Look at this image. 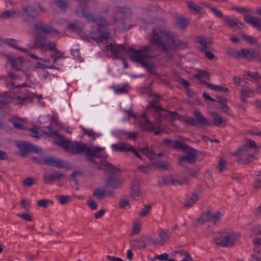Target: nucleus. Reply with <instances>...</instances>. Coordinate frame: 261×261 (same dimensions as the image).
<instances>
[{"label": "nucleus", "instance_id": "1", "mask_svg": "<svg viewBox=\"0 0 261 261\" xmlns=\"http://www.w3.org/2000/svg\"><path fill=\"white\" fill-rule=\"evenodd\" d=\"M148 40L151 43L166 52L171 49L185 48L188 44V41L178 39L175 33L166 27L160 29L159 33L153 29L148 35Z\"/></svg>", "mask_w": 261, "mask_h": 261}, {"label": "nucleus", "instance_id": "2", "mask_svg": "<svg viewBox=\"0 0 261 261\" xmlns=\"http://www.w3.org/2000/svg\"><path fill=\"white\" fill-rule=\"evenodd\" d=\"M260 147L256 142L248 138H244V143L239 146L237 150L231 153V155L236 157V162L239 165H248L253 162L255 159L254 153L250 152V149H253L254 153H257Z\"/></svg>", "mask_w": 261, "mask_h": 261}, {"label": "nucleus", "instance_id": "3", "mask_svg": "<svg viewBox=\"0 0 261 261\" xmlns=\"http://www.w3.org/2000/svg\"><path fill=\"white\" fill-rule=\"evenodd\" d=\"M45 134L47 136L53 138L55 144L64 149L66 151L72 154H76L77 152H79L80 150L85 148H84L85 146L82 142H72L58 134L55 131L46 132Z\"/></svg>", "mask_w": 261, "mask_h": 261}, {"label": "nucleus", "instance_id": "4", "mask_svg": "<svg viewBox=\"0 0 261 261\" xmlns=\"http://www.w3.org/2000/svg\"><path fill=\"white\" fill-rule=\"evenodd\" d=\"M35 32L36 34V38L35 42V45L38 47H44L45 46L46 38L43 36L53 33L55 30L50 26L45 24L41 21L38 22L34 24Z\"/></svg>", "mask_w": 261, "mask_h": 261}, {"label": "nucleus", "instance_id": "5", "mask_svg": "<svg viewBox=\"0 0 261 261\" xmlns=\"http://www.w3.org/2000/svg\"><path fill=\"white\" fill-rule=\"evenodd\" d=\"M85 148L84 149L80 150L79 152L76 154H80L84 153L87 160L91 162V164L94 167L97 169H100V167L96 162L93 160L94 158H106L107 155L106 154H100V152L103 150L102 147L93 146L89 147L86 144L84 143Z\"/></svg>", "mask_w": 261, "mask_h": 261}, {"label": "nucleus", "instance_id": "6", "mask_svg": "<svg viewBox=\"0 0 261 261\" xmlns=\"http://www.w3.org/2000/svg\"><path fill=\"white\" fill-rule=\"evenodd\" d=\"M223 215V213L220 211L213 212L211 210L206 211L203 212L197 219L196 225L197 226H201L207 222L216 225L221 220Z\"/></svg>", "mask_w": 261, "mask_h": 261}, {"label": "nucleus", "instance_id": "7", "mask_svg": "<svg viewBox=\"0 0 261 261\" xmlns=\"http://www.w3.org/2000/svg\"><path fill=\"white\" fill-rule=\"evenodd\" d=\"M148 47L144 46L139 50H135L129 48L127 52L129 59L137 63L141 64L142 65H148L145 60L149 57L148 54Z\"/></svg>", "mask_w": 261, "mask_h": 261}, {"label": "nucleus", "instance_id": "8", "mask_svg": "<svg viewBox=\"0 0 261 261\" xmlns=\"http://www.w3.org/2000/svg\"><path fill=\"white\" fill-rule=\"evenodd\" d=\"M18 92L20 94V95H16L14 96H2L0 97V107L2 108L11 102L22 105L32 101L31 97L24 95L20 91H18Z\"/></svg>", "mask_w": 261, "mask_h": 261}, {"label": "nucleus", "instance_id": "9", "mask_svg": "<svg viewBox=\"0 0 261 261\" xmlns=\"http://www.w3.org/2000/svg\"><path fill=\"white\" fill-rule=\"evenodd\" d=\"M195 118L187 117L184 119L185 123L193 126H209L211 123L202 115L201 112L197 110H194L193 113Z\"/></svg>", "mask_w": 261, "mask_h": 261}, {"label": "nucleus", "instance_id": "10", "mask_svg": "<svg viewBox=\"0 0 261 261\" xmlns=\"http://www.w3.org/2000/svg\"><path fill=\"white\" fill-rule=\"evenodd\" d=\"M129 9L126 7L117 6L113 9V14L112 15V23L115 24L119 25L122 23V28H124L123 20L126 16Z\"/></svg>", "mask_w": 261, "mask_h": 261}, {"label": "nucleus", "instance_id": "11", "mask_svg": "<svg viewBox=\"0 0 261 261\" xmlns=\"http://www.w3.org/2000/svg\"><path fill=\"white\" fill-rule=\"evenodd\" d=\"M183 152L186 154V155H181L178 158L179 165L184 167L186 162L190 164H194L196 162V153L193 148L188 146Z\"/></svg>", "mask_w": 261, "mask_h": 261}, {"label": "nucleus", "instance_id": "12", "mask_svg": "<svg viewBox=\"0 0 261 261\" xmlns=\"http://www.w3.org/2000/svg\"><path fill=\"white\" fill-rule=\"evenodd\" d=\"M22 10L24 14L32 18L36 17L40 13L44 11V9L39 3L35 4L32 6L28 5L23 7Z\"/></svg>", "mask_w": 261, "mask_h": 261}, {"label": "nucleus", "instance_id": "13", "mask_svg": "<svg viewBox=\"0 0 261 261\" xmlns=\"http://www.w3.org/2000/svg\"><path fill=\"white\" fill-rule=\"evenodd\" d=\"M16 146L20 151V154L22 156H24L29 152H38L39 151V148L35 145L29 142H19L17 143Z\"/></svg>", "mask_w": 261, "mask_h": 261}, {"label": "nucleus", "instance_id": "14", "mask_svg": "<svg viewBox=\"0 0 261 261\" xmlns=\"http://www.w3.org/2000/svg\"><path fill=\"white\" fill-rule=\"evenodd\" d=\"M179 117L178 114L175 112L166 111L162 108V110H159L155 116L156 123L159 124L161 121L167 118L172 119H178Z\"/></svg>", "mask_w": 261, "mask_h": 261}, {"label": "nucleus", "instance_id": "15", "mask_svg": "<svg viewBox=\"0 0 261 261\" xmlns=\"http://www.w3.org/2000/svg\"><path fill=\"white\" fill-rule=\"evenodd\" d=\"M259 53L252 48H243L241 49V59L247 61L257 60L259 57Z\"/></svg>", "mask_w": 261, "mask_h": 261}, {"label": "nucleus", "instance_id": "16", "mask_svg": "<svg viewBox=\"0 0 261 261\" xmlns=\"http://www.w3.org/2000/svg\"><path fill=\"white\" fill-rule=\"evenodd\" d=\"M226 247L234 246L240 237L239 233L231 229H225Z\"/></svg>", "mask_w": 261, "mask_h": 261}, {"label": "nucleus", "instance_id": "17", "mask_svg": "<svg viewBox=\"0 0 261 261\" xmlns=\"http://www.w3.org/2000/svg\"><path fill=\"white\" fill-rule=\"evenodd\" d=\"M125 46L122 45H117L116 43H110L106 47V49L110 51L115 56V58H120L125 50Z\"/></svg>", "mask_w": 261, "mask_h": 261}, {"label": "nucleus", "instance_id": "18", "mask_svg": "<svg viewBox=\"0 0 261 261\" xmlns=\"http://www.w3.org/2000/svg\"><path fill=\"white\" fill-rule=\"evenodd\" d=\"M159 238L154 240V244L158 246H163L169 239V233L167 230L161 228L158 231Z\"/></svg>", "mask_w": 261, "mask_h": 261}, {"label": "nucleus", "instance_id": "19", "mask_svg": "<svg viewBox=\"0 0 261 261\" xmlns=\"http://www.w3.org/2000/svg\"><path fill=\"white\" fill-rule=\"evenodd\" d=\"M213 242L217 246L226 247L225 230L215 234Z\"/></svg>", "mask_w": 261, "mask_h": 261}, {"label": "nucleus", "instance_id": "20", "mask_svg": "<svg viewBox=\"0 0 261 261\" xmlns=\"http://www.w3.org/2000/svg\"><path fill=\"white\" fill-rule=\"evenodd\" d=\"M223 20L225 24L228 25L231 28L238 27V29L242 30L245 28L244 24L235 18L226 17L223 19Z\"/></svg>", "mask_w": 261, "mask_h": 261}, {"label": "nucleus", "instance_id": "21", "mask_svg": "<svg viewBox=\"0 0 261 261\" xmlns=\"http://www.w3.org/2000/svg\"><path fill=\"white\" fill-rule=\"evenodd\" d=\"M130 195L133 198L136 200H138L143 196V192L139 184L137 181L134 182L132 185Z\"/></svg>", "mask_w": 261, "mask_h": 261}, {"label": "nucleus", "instance_id": "22", "mask_svg": "<svg viewBox=\"0 0 261 261\" xmlns=\"http://www.w3.org/2000/svg\"><path fill=\"white\" fill-rule=\"evenodd\" d=\"M65 177V175L60 172H56L52 174H44L43 176L44 184H48L52 182L54 180L61 179Z\"/></svg>", "mask_w": 261, "mask_h": 261}, {"label": "nucleus", "instance_id": "23", "mask_svg": "<svg viewBox=\"0 0 261 261\" xmlns=\"http://www.w3.org/2000/svg\"><path fill=\"white\" fill-rule=\"evenodd\" d=\"M210 115L213 118L214 124L218 127H225L227 124V120L215 112H212Z\"/></svg>", "mask_w": 261, "mask_h": 261}, {"label": "nucleus", "instance_id": "24", "mask_svg": "<svg viewBox=\"0 0 261 261\" xmlns=\"http://www.w3.org/2000/svg\"><path fill=\"white\" fill-rule=\"evenodd\" d=\"M134 146L124 143H117L112 145V148L114 151L128 152H132Z\"/></svg>", "mask_w": 261, "mask_h": 261}, {"label": "nucleus", "instance_id": "25", "mask_svg": "<svg viewBox=\"0 0 261 261\" xmlns=\"http://www.w3.org/2000/svg\"><path fill=\"white\" fill-rule=\"evenodd\" d=\"M106 185L113 189H119L122 187V182L119 178L110 176L106 180Z\"/></svg>", "mask_w": 261, "mask_h": 261}, {"label": "nucleus", "instance_id": "26", "mask_svg": "<svg viewBox=\"0 0 261 261\" xmlns=\"http://www.w3.org/2000/svg\"><path fill=\"white\" fill-rule=\"evenodd\" d=\"M196 42L202 45L199 49L202 51H206L212 45V42L211 40L207 41L203 36H199L196 38Z\"/></svg>", "mask_w": 261, "mask_h": 261}, {"label": "nucleus", "instance_id": "27", "mask_svg": "<svg viewBox=\"0 0 261 261\" xmlns=\"http://www.w3.org/2000/svg\"><path fill=\"white\" fill-rule=\"evenodd\" d=\"M43 162L46 165L55 166L58 168H61L64 167L63 161L58 159L46 158L43 159Z\"/></svg>", "mask_w": 261, "mask_h": 261}, {"label": "nucleus", "instance_id": "28", "mask_svg": "<svg viewBox=\"0 0 261 261\" xmlns=\"http://www.w3.org/2000/svg\"><path fill=\"white\" fill-rule=\"evenodd\" d=\"M244 20L248 23L261 31V18L255 17L252 16H245Z\"/></svg>", "mask_w": 261, "mask_h": 261}, {"label": "nucleus", "instance_id": "29", "mask_svg": "<svg viewBox=\"0 0 261 261\" xmlns=\"http://www.w3.org/2000/svg\"><path fill=\"white\" fill-rule=\"evenodd\" d=\"M20 15V12L18 9H12L9 10H6L3 13L0 15V18L6 19L11 17L19 16Z\"/></svg>", "mask_w": 261, "mask_h": 261}, {"label": "nucleus", "instance_id": "30", "mask_svg": "<svg viewBox=\"0 0 261 261\" xmlns=\"http://www.w3.org/2000/svg\"><path fill=\"white\" fill-rule=\"evenodd\" d=\"M254 91V90H252L249 87L246 85H242L240 95V98L242 101L244 103L246 102L249 94L252 93Z\"/></svg>", "mask_w": 261, "mask_h": 261}, {"label": "nucleus", "instance_id": "31", "mask_svg": "<svg viewBox=\"0 0 261 261\" xmlns=\"http://www.w3.org/2000/svg\"><path fill=\"white\" fill-rule=\"evenodd\" d=\"M189 179L187 177H179L172 175L171 185L173 186H181L187 184Z\"/></svg>", "mask_w": 261, "mask_h": 261}, {"label": "nucleus", "instance_id": "32", "mask_svg": "<svg viewBox=\"0 0 261 261\" xmlns=\"http://www.w3.org/2000/svg\"><path fill=\"white\" fill-rule=\"evenodd\" d=\"M252 188L255 191L261 189V172L259 171L256 172L253 175Z\"/></svg>", "mask_w": 261, "mask_h": 261}, {"label": "nucleus", "instance_id": "33", "mask_svg": "<svg viewBox=\"0 0 261 261\" xmlns=\"http://www.w3.org/2000/svg\"><path fill=\"white\" fill-rule=\"evenodd\" d=\"M218 103L220 105V110L223 113H228L230 108L227 104V99L222 97H218Z\"/></svg>", "mask_w": 261, "mask_h": 261}, {"label": "nucleus", "instance_id": "34", "mask_svg": "<svg viewBox=\"0 0 261 261\" xmlns=\"http://www.w3.org/2000/svg\"><path fill=\"white\" fill-rule=\"evenodd\" d=\"M144 130L153 132L154 135H159L164 132V130L160 127H155L152 123H147L146 125L142 126Z\"/></svg>", "mask_w": 261, "mask_h": 261}, {"label": "nucleus", "instance_id": "35", "mask_svg": "<svg viewBox=\"0 0 261 261\" xmlns=\"http://www.w3.org/2000/svg\"><path fill=\"white\" fill-rule=\"evenodd\" d=\"M227 161L223 156H221L219 160L216 169L219 173H221L226 170Z\"/></svg>", "mask_w": 261, "mask_h": 261}, {"label": "nucleus", "instance_id": "36", "mask_svg": "<svg viewBox=\"0 0 261 261\" xmlns=\"http://www.w3.org/2000/svg\"><path fill=\"white\" fill-rule=\"evenodd\" d=\"M141 230V223L139 221L133 222L132 229L130 232L129 236L133 237L140 233Z\"/></svg>", "mask_w": 261, "mask_h": 261}, {"label": "nucleus", "instance_id": "37", "mask_svg": "<svg viewBox=\"0 0 261 261\" xmlns=\"http://www.w3.org/2000/svg\"><path fill=\"white\" fill-rule=\"evenodd\" d=\"M7 63L11 65H17V64H22L24 60L21 57L13 58L9 55L6 56Z\"/></svg>", "mask_w": 261, "mask_h": 261}, {"label": "nucleus", "instance_id": "38", "mask_svg": "<svg viewBox=\"0 0 261 261\" xmlns=\"http://www.w3.org/2000/svg\"><path fill=\"white\" fill-rule=\"evenodd\" d=\"M205 85L208 88H210L214 91H221L223 92L228 93L229 90L226 88L221 85H214L208 83H205Z\"/></svg>", "mask_w": 261, "mask_h": 261}, {"label": "nucleus", "instance_id": "39", "mask_svg": "<svg viewBox=\"0 0 261 261\" xmlns=\"http://www.w3.org/2000/svg\"><path fill=\"white\" fill-rule=\"evenodd\" d=\"M198 199V195L195 193H193L191 196L186 200L184 205L185 207H190L192 206Z\"/></svg>", "mask_w": 261, "mask_h": 261}, {"label": "nucleus", "instance_id": "40", "mask_svg": "<svg viewBox=\"0 0 261 261\" xmlns=\"http://www.w3.org/2000/svg\"><path fill=\"white\" fill-rule=\"evenodd\" d=\"M189 10L193 13H199L201 12V7L196 5L192 1L187 2Z\"/></svg>", "mask_w": 261, "mask_h": 261}, {"label": "nucleus", "instance_id": "41", "mask_svg": "<svg viewBox=\"0 0 261 261\" xmlns=\"http://www.w3.org/2000/svg\"><path fill=\"white\" fill-rule=\"evenodd\" d=\"M68 0H54L53 4L62 10H66L68 7Z\"/></svg>", "mask_w": 261, "mask_h": 261}, {"label": "nucleus", "instance_id": "42", "mask_svg": "<svg viewBox=\"0 0 261 261\" xmlns=\"http://www.w3.org/2000/svg\"><path fill=\"white\" fill-rule=\"evenodd\" d=\"M251 261H261V249L259 247H254Z\"/></svg>", "mask_w": 261, "mask_h": 261}, {"label": "nucleus", "instance_id": "43", "mask_svg": "<svg viewBox=\"0 0 261 261\" xmlns=\"http://www.w3.org/2000/svg\"><path fill=\"white\" fill-rule=\"evenodd\" d=\"M171 178L172 175L159 177L158 179V183L160 186L171 185Z\"/></svg>", "mask_w": 261, "mask_h": 261}, {"label": "nucleus", "instance_id": "44", "mask_svg": "<svg viewBox=\"0 0 261 261\" xmlns=\"http://www.w3.org/2000/svg\"><path fill=\"white\" fill-rule=\"evenodd\" d=\"M93 195L98 199H102L106 197L107 193L104 190L100 188L95 189L93 191Z\"/></svg>", "mask_w": 261, "mask_h": 261}, {"label": "nucleus", "instance_id": "45", "mask_svg": "<svg viewBox=\"0 0 261 261\" xmlns=\"http://www.w3.org/2000/svg\"><path fill=\"white\" fill-rule=\"evenodd\" d=\"M153 95H154V96H155L154 98H155V99L150 101L149 103L148 107L155 109L156 110V112H157L159 110H162V108L161 107L158 106V99H159L160 96L157 94H152L151 93L150 94V96H152Z\"/></svg>", "mask_w": 261, "mask_h": 261}, {"label": "nucleus", "instance_id": "46", "mask_svg": "<svg viewBox=\"0 0 261 261\" xmlns=\"http://www.w3.org/2000/svg\"><path fill=\"white\" fill-rule=\"evenodd\" d=\"M50 56L53 59L54 63H57L58 60L65 58L64 54L58 49L53 52Z\"/></svg>", "mask_w": 261, "mask_h": 261}, {"label": "nucleus", "instance_id": "47", "mask_svg": "<svg viewBox=\"0 0 261 261\" xmlns=\"http://www.w3.org/2000/svg\"><path fill=\"white\" fill-rule=\"evenodd\" d=\"M159 10V7L158 5H150L143 9V13L146 15H151Z\"/></svg>", "mask_w": 261, "mask_h": 261}, {"label": "nucleus", "instance_id": "48", "mask_svg": "<svg viewBox=\"0 0 261 261\" xmlns=\"http://www.w3.org/2000/svg\"><path fill=\"white\" fill-rule=\"evenodd\" d=\"M210 73L206 70L199 71L197 73L194 75V77L199 80L203 79L208 80L210 78Z\"/></svg>", "mask_w": 261, "mask_h": 261}, {"label": "nucleus", "instance_id": "49", "mask_svg": "<svg viewBox=\"0 0 261 261\" xmlns=\"http://www.w3.org/2000/svg\"><path fill=\"white\" fill-rule=\"evenodd\" d=\"M4 42L5 44L8 45L9 46L12 47L14 48H17L19 50H21L23 51H25V49L19 48L17 45V41L13 39H7L4 40Z\"/></svg>", "mask_w": 261, "mask_h": 261}, {"label": "nucleus", "instance_id": "50", "mask_svg": "<svg viewBox=\"0 0 261 261\" xmlns=\"http://www.w3.org/2000/svg\"><path fill=\"white\" fill-rule=\"evenodd\" d=\"M227 54L230 57L236 59H241V49L238 50L235 48H229Z\"/></svg>", "mask_w": 261, "mask_h": 261}, {"label": "nucleus", "instance_id": "51", "mask_svg": "<svg viewBox=\"0 0 261 261\" xmlns=\"http://www.w3.org/2000/svg\"><path fill=\"white\" fill-rule=\"evenodd\" d=\"M188 146L178 140L173 141L172 147L176 149H180L184 151Z\"/></svg>", "mask_w": 261, "mask_h": 261}, {"label": "nucleus", "instance_id": "52", "mask_svg": "<svg viewBox=\"0 0 261 261\" xmlns=\"http://www.w3.org/2000/svg\"><path fill=\"white\" fill-rule=\"evenodd\" d=\"M240 36L243 40L246 41L250 45L255 44L256 45L257 43V40L250 36L242 33L240 34Z\"/></svg>", "mask_w": 261, "mask_h": 261}, {"label": "nucleus", "instance_id": "53", "mask_svg": "<svg viewBox=\"0 0 261 261\" xmlns=\"http://www.w3.org/2000/svg\"><path fill=\"white\" fill-rule=\"evenodd\" d=\"M140 151L149 159H153L156 156L155 153L150 151L148 147L142 148Z\"/></svg>", "mask_w": 261, "mask_h": 261}, {"label": "nucleus", "instance_id": "54", "mask_svg": "<svg viewBox=\"0 0 261 261\" xmlns=\"http://www.w3.org/2000/svg\"><path fill=\"white\" fill-rule=\"evenodd\" d=\"M188 24V21L185 18H178L176 19V26L181 29L186 28Z\"/></svg>", "mask_w": 261, "mask_h": 261}, {"label": "nucleus", "instance_id": "55", "mask_svg": "<svg viewBox=\"0 0 261 261\" xmlns=\"http://www.w3.org/2000/svg\"><path fill=\"white\" fill-rule=\"evenodd\" d=\"M149 237L147 236H142L139 238H138L136 242L138 244V247L140 248H144L146 247V243L145 241Z\"/></svg>", "mask_w": 261, "mask_h": 261}, {"label": "nucleus", "instance_id": "56", "mask_svg": "<svg viewBox=\"0 0 261 261\" xmlns=\"http://www.w3.org/2000/svg\"><path fill=\"white\" fill-rule=\"evenodd\" d=\"M244 78L251 80V79H260L258 72H251L249 71H246L244 73Z\"/></svg>", "mask_w": 261, "mask_h": 261}, {"label": "nucleus", "instance_id": "57", "mask_svg": "<svg viewBox=\"0 0 261 261\" xmlns=\"http://www.w3.org/2000/svg\"><path fill=\"white\" fill-rule=\"evenodd\" d=\"M129 89V86L127 84H124L120 87H114V91L117 93H126Z\"/></svg>", "mask_w": 261, "mask_h": 261}, {"label": "nucleus", "instance_id": "58", "mask_svg": "<svg viewBox=\"0 0 261 261\" xmlns=\"http://www.w3.org/2000/svg\"><path fill=\"white\" fill-rule=\"evenodd\" d=\"M53 202L47 199H40L37 201V204L39 207L46 208L47 207L49 204H52Z\"/></svg>", "mask_w": 261, "mask_h": 261}, {"label": "nucleus", "instance_id": "59", "mask_svg": "<svg viewBox=\"0 0 261 261\" xmlns=\"http://www.w3.org/2000/svg\"><path fill=\"white\" fill-rule=\"evenodd\" d=\"M36 180L34 178L32 177H28L25 178L22 181L23 186L25 187H29L33 185L35 182Z\"/></svg>", "mask_w": 261, "mask_h": 261}, {"label": "nucleus", "instance_id": "60", "mask_svg": "<svg viewBox=\"0 0 261 261\" xmlns=\"http://www.w3.org/2000/svg\"><path fill=\"white\" fill-rule=\"evenodd\" d=\"M56 198L61 204H65L71 200V197L69 196L57 195Z\"/></svg>", "mask_w": 261, "mask_h": 261}, {"label": "nucleus", "instance_id": "61", "mask_svg": "<svg viewBox=\"0 0 261 261\" xmlns=\"http://www.w3.org/2000/svg\"><path fill=\"white\" fill-rule=\"evenodd\" d=\"M119 206L122 209L126 210L127 208H130V204L128 199H122L119 203Z\"/></svg>", "mask_w": 261, "mask_h": 261}, {"label": "nucleus", "instance_id": "62", "mask_svg": "<svg viewBox=\"0 0 261 261\" xmlns=\"http://www.w3.org/2000/svg\"><path fill=\"white\" fill-rule=\"evenodd\" d=\"M82 128L85 135H86L89 137H91L93 139H95L96 137H98L99 136V135L96 134L91 129H87L83 127H82Z\"/></svg>", "mask_w": 261, "mask_h": 261}, {"label": "nucleus", "instance_id": "63", "mask_svg": "<svg viewBox=\"0 0 261 261\" xmlns=\"http://www.w3.org/2000/svg\"><path fill=\"white\" fill-rule=\"evenodd\" d=\"M250 230L255 235H261V226L259 225H252L250 227Z\"/></svg>", "mask_w": 261, "mask_h": 261}, {"label": "nucleus", "instance_id": "64", "mask_svg": "<svg viewBox=\"0 0 261 261\" xmlns=\"http://www.w3.org/2000/svg\"><path fill=\"white\" fill-rule=\"evenodd\" d=\"M151 206L150 205H145L140 211L139 213V216L140 217H144L146 216L149 213Z\"/></svg>", "mask_w": 261, "mask_h": 261}]
</instances>
